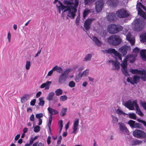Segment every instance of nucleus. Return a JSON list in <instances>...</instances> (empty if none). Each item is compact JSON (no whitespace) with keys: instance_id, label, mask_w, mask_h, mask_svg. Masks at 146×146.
<instances>
[{"instance_id":"nucleus-12","label":"nucleus","mask_w":146,"mask_h":146,"mask_svg":"<svg viewBox=\"0 0 146 146\" xmlns=\"http://www.w3.org/2000/svg\"><path fill=\"white\" fill-rule=\"evenodd\" d=\"M104 2L103 0H99L95 3V9L98 13L100 12L103 7Z\"/></svg>"},{"instance_id":"nucleus-36","label":"nucleus","mask_w":146,"mask_h":146,"mask_svg":"<svg viewBox=\"0 0 146 146\" xmlns=\"http://www.w3.org/2000/svg\"><path fill=\"white\" fill-rule=\"evenodd\" d=\"M43 99V97H40L39 98V100L40 102L38 103V104L39 106H43L44 105V100H42Z\"/></svg>"},{"instance_id":"nucleus-33","label":"nucleus","mask_w":146,"mask_h":146,"mask_svg":"<svg viewBox=\"0 0 146 146\" xmlns=\"http://www.w3.org/2000/svg\"><path fill=\"white\" fill-rule=\"evenodd\" d=\"M129 117L130 118L136 120V115L133 113H129L128 114Z\"/></svg>"},{"instance_id":"nucleus-21","label":"nucleus","mask_w":146,"mask_h":146,"mask_svg":"<svg viewBox=\"0 0 146 146\" xmlns=\"http://www.w3.org/2000/svg\"><path fill=\"white\" fill-rule=\"evenodd\" d=\"M47 110L49 113L52 115L57 114L58 113V111L56 110L55 109H53L50 107H48V108Z\"/></svg>"},{"instance_id":"nucleus-15","label":"nucleus","mask_w":146,"mask_h":146,"mask_svg":"<svg viewBox=\"0 0 146 146\" xmlns=\"http://www.w3.org/2000/svg\"><path fill=\"white\" fill-rule=\"evenodd\" d=\"M107 3L111 7H116L118 4L119 2L117 0H108Z\"/></svg>"},{"instance_id":"nucleus-10","label":"nucleus","mask_w":146,"mask_h":146,"mask_svg":"<svg viewBox=\"0 0 146 146\" xmlns=\"http://www.w3.org/2000/svg\"><path fill=\"white\" fill-rule=\"evenodd\" d=\"M116 14L118 17L121 18H126L129 15L127 11L123 9H121L117 11Z\"/></svg>"},{"instance_id":"nucleus-19","label":"nucleus","mask_w":146,"mask_h":146,"mask_svg":"<svg viewBox=\"0 0 146 146\" xmlns=\"http://www.w3.org/2000/svg\"><path fill=\"white\" fill-rule=\"evenodd\" d=\"M146 49H143L140 52L141 57L143 60L146 61V55L145 54Z\"/></svg>"},{"instance_id":"nucleus-8","label":"nucleus","mask_w":146,"mask_h":146,"mask_svg":"<svg viewBox=\"0 0 146 146\" xmlns=\"http://www.w3.org/2000/svg\"><path fill=\"white\" fill-rule=\"evenodd\" d=\"M141 77L137 75H135L133 76V77L127 78V81L132 85L137 84L139 81Z\"/></svg>"},{"instance_id":"nucleus-31","label":"nucleus","mask_w":146,"mask_h":146,"mask_svg":"<svg viewBox=\"0 0 146 146\" xmlns=\"http://www.w3.org/2000/svg\"><path fill=\"white\" fill-rule=\"evenodd\" d=\"M121 71L122 73L125 76H129L128 73L127 68H122Z\"/></svg>"},{"instance_id":"nucleus-34","label":"nucleus","mask_w":146,"mask_h":146,"mask_svg":"<svg viewBox=\"0 0 146 146\" xmlns=\"http://www.w3.org/2000/svg\"><path fill=\"white\" fill-rule=\"evenodd\" d=\"M136 122L135 121L132 120H130L128 122V124L132 128H134V126L135 125Z\"/></svg>"},{"instance_id":"nucleus-32","label":"nucleus","mask_w":146,"mask_h":146,"mask_svg":"<svg viewBox=\"0 0 146 146\" xmlns=\"http://www.w3.org/2000/svg\"><path fill=\"white\" fill-rule=\"evenodd\" d=\"M113 64L115 66L114 70H118L119 68V63L118 62L113 61Z\"/></svg>"},{"instance_id":"nucleus-26","label":"nucleus","mask_w":146,"mask_h":146,"mask_svg":"<svg viewBox=\"0 0 146 146\" xmlns=\"http://www.w3.org/2000/svg\"><path fill=\"white\" fill-rule=\"evenodd\" d=\"M142 143V141L140 140L136 139L133 140L132 143V145H139Z\"/></svg>"},{"instance_id":"nucleus-1","label":"nucleus","mask_w":146,"mask_h":146,"mask_svg":"<svg viewBox=\"0 0 146 146\" xmlns=\"http://www.w3.org/2000/svg\"><path fill=\"white\" fill-rule=\"evenodd\" d=\"M61 8V10L63 11V13L68 11L69 17L71 19H74L76 15L75 13L77 10L74 8L72 5H70L65 6L63 4L61 6H60Z\"/></svg>"},{"instance_id":"nucleus-50","label":"nucleus","mask_w":146,"mask_h":146,"mask_svg":"<svg viewBox=\"0 0 146 146\" xmlns=\"http://www.w3.org/2000/svg\"><path fill=\"white\" fill-rule=\"evenodd\" d=\"M112 117L113 118L112 120V123H117L118 121V120L117 117H115L114 116H112Z\"/></svg>"},{"instance_id":"nucleus-52","label":"nucleus","mask_w":146,"mask_h":146,"mask_svg":"<svg viewBox=\"0 0 146 146\" xmlns=\"http://www.w3.org/2000/svg\"><path fill=\"white\" fill-rule=\"evenodd\" d=\"M80 19V15H78V16H77V17L76 18V23L77 25H79V21Z\"/></svg>"},{"instance_id":"nucleus-63","label":"nucleus","mask_w":146,"mask_h":146,"mask_svg":"<svg viewBox=\"0 0 146 146\" xmlns=\"http://www.w3.org/2000/svg\"><path fill=\"white\" fill-rule=\"evenodd\" d=\"M80 78V76L77 74L75 77V80L76 82H78L79 81Z\"/></svg>"},{"instance_id":"nucleus-54","label":"nucleus","mask_w":146,"mask_h":146,"mask_svg":"<svg viewBox=\"0 0 146 146\" xmlns=\"http://www.w3.org/2000/svg\"><path fill=\"white\" fill-rule=\"evenodd\" d=\"M60 98L61 100L64 101L67 100V97L66 96L64 95L61 96Z\"/></svg>"},{"instance_id":"nucleus-6","label":"nucleus","mask_w":146,"mask_h":146,"mask_svg":"<svg viewBox=\"0 0 146 146\" xmlns=\"http://www.w3.org/2000/svg\"><path fill=\"white\" fill-rule=\"evenodd\" d=\"M70 70L71 69L68 68L66 69L64 72L61 73L58 78V82L62 84L66 80Z\"/></svg>"},{"instance_id":"nucleus-3","label":"nucleus","mask_w":146,"mask_h":146,"mask_svg":"<svg viewBox=\"0 0 146 146\" xmlns=\"http://www.w3.org/2000/svg\"><path fill=\"white\" fill-rule=\"evenodd\" d=\"M122 27L118 25L112 24L109 25L107 27L108 32L110 34H113L117 33L122 30Z\"/></svg>"},{"instance_id":"nucleus-49","label":"nucleus","mask_w":146,"mask_h":146,"mask_svg":"<svg viewBox=\"0 0 146 146\" xmlns=\"http://www.w3.org/2000/svg\"><path fill=\"white\" fill-rule=\"evenodd\" d=\"M137 120L139 122H140L142 123L146 127V121L144 120H143L141 119H137Z\"/></svg>"},{"instance_id":"nucleus-38","label":"nucleus","mask_w":146,"mask_h":146,"mask_svg":"<svg viewBox=\"0 0 146 146\" xmlns=\"http://www.w3.org/2000/svg\"><path fill=\"white\" fill-rule=\"evenodd\" d=\"M94 1V0H84L85 5H90Z\"/></svg>"},{"instance_id":"nucleus-37","label":"nucleus","mask_w":146,"mask_h":146,"mask_svg":"<svg viewBox=\"0 0 146 146\" xmlns=\"http://www.w3.org/2000/svg\"><path fill=\"white\" fill-rule=\"evenodd\" d=\"M92 57V55L91 54H88L85 57L84 60L86 61H88L91 60V59Z\"/></svg>"},{"instance_id":"nucleus-62","label":"nucleus","mask_w":146,"mask_h":146,"mask_svg":"<svg viewBox=\"0 0 146 146\" xmlns=\"http://www.w3.org/2000/svg\"><path fill=\"white\" fill-rule=\"evenodd\" d=\"M59 127H62L63 125V121L62 120H60L59 122Z\"/></svg>"},{"instance_id":"nucleus-5","label":"nucleus","mask_w":146,"mask_h":146,"mask_svg":"<svg viewBox=\"0 0 146 146\" xmlns=\"http://www.w3.org/2000/svg\"><path fill=\"white\" fill-rule=\"evenodd\" d=\"M129 71L133 74L141 75V80L143 81H146V70L144 69L140 70L137 69H133L131 68L129 69Z\"/></svg>"},{"instance_id":"nucleus-39","label":"nucleus","mask_w":146,"mask_h":146,"mask_svg":"<svg viewBox=\"0 0 146 146\" xmlns=\"http://www.w3.org/2000/svg\"><path fill=\"white\" fill-rule=\"evenodd\" d=\"M140 105L146 110V102L141 100L140 101Z\"/></svg>"},{"instance_id":"nucleus-35","label":"nucleus","mask_w":146,"mask_h":146,"mask_svg":"<svg viewBox=\"0 0 146 146\" xmlns=\"http://www.w3.org/2000/svg\"><path fill=\"white\" fill-rule=\"evenodd\" d=\"M55 92L56 93V95L58 96L62 94L63 91L61 89L59 88L56 90L55 91Z\"/></svg>"},{"instance_id":"nucleus-56","label":"nucleus","mask_w":146,"mask_h":146,"mask_svg":"<svg viewBox=\"0 0 146 146\" xmlns=\"http://www.w3.org/2000/svg\"><path fill=\"white\" fill-rule=\"evenodd\" d=\"M73 131L72 133H74L75 134H76L77 130L78 129V127L73 126Z\"/></svg>"},{"instance_id":"nucleus-53","label":"nucleus","mask_w":146,"mask_h":146,"mask_svg":"<svg viewBox=\"0 0 146 146\" xmlns=\"http://www.w3.org/2000/svg\"><path fill=\"white\" fill-rule=\"evenodd\" d=\"M64 4H66L68 6H69H69L72 5V3L69 1L64 0Z\"/></svg>"},{"instance_id":"nucleus-30","label":"nucleus","mask_w":146,"mask_h":146,"mask_svg":"<svg viewBox=\"0 0 146 146\" xmlns=\"http://www.w3.org/2000/svg\"><path fill=\"white\" fill-rule=\"evenodd\" d=\"M141 41L143 42H146V33L143 34L140 36Z\"/></svg>"},{"instance_id":"nucleus-16","label":"nucleus","mask_w":146,"mask_h":146,"mask_svg":"<svg viewBox=\"0 0 146 146\" xmlns=\"http://www.w3.org/2000/svg\"><path fill=\"white\" fill-rule=\"evenodd\" d=\"M116 18V15L114 13H109L107 17V19L109 22L114 21Z\"/></svg>"},{"instance_id":"nucleus-29","label":"nucleus","mask_w":146,"mask_h":146,"mask_svg":"<svg viewBox=\"0 0 146 146\" xmlns=\"http://www.w3.org/2000/svg\"><path fill=\"white\" fill-rule=\"evenodd\" d=\"M67 108H62L61 110L60 115L62 117H63L66 115V112L67 111Z\"/></svg>"},{"instance_id":"nucleus-28","label":"nucleus","mask_w":146,"mask_h":146,"mask_svg":"<svg viewBox=\"0 0 146 146\" xmlns=\"http://www.w3.org/2000/svg\"><path fill=\"white\" fill-rule=\"evenodd\" d=\"M29 95H24L22 98H21V102L22 103H24L25 101L28 100L29 98Z\"/></svg>"},{"instance_id":"nucleus-61","label":"nucleus","mask_w":146,"mask_h":146,"mask_svg":"<svg viewBox=\"0 0 146 146\" xmlns=\"http://www.w3.org/2000/svg\"><path fill=\"white\" fill-rule=\"evenodd\" d=\"M139 50V49L137 47H136L133 50V52L135 53H138Z\"/></svg>"},{"instance_id":"nucleus-13","label":"nucleus","mask_w":146,"mask_h":146,"mask_svg":"<svg viewBox=\"0 0 146 146\" xmlns=\"http://www.w3.org/2000/svg\"><path fill=\"white\" fill-rule=\"evenodd\" d=\"M95 20V19L93 18H88L84 22V27L86 30L88 31L90 29L92 21Z\"/></svg>"},{"instance_id":"nucleus-17","label":"nucleus","mask_w":146,"mask_h":146,"mask_svg":"<svg viewBox=\"0 0 146 146\" xmlns=\"http://www.w3.org/2000/svg\"><path fill=\"white\" fill-rule=\"evenodd\" d=\"M130 55H127L124 59L123 60L121 63V66L122 67V68H127V60L128 59V57H130L131 56Z\"/></svg>"},{"instance_id":"nucleus-25","label":"nucleus","mask_w":146,"mask_h":146,"mask_svg":"<svg viewBox=\"0 0 146 146\" xmlns=\"http://www.w3.org/2000/svg\"><path fill=\"white\" fill-rule=\"evenodd\" d=\"M132 102L130 100H129L126 102L125 104V106L129 110H131V108Z\"/></svg>"},{"instance_id":"nucleus-60","label":"nucleus","mask_w":146,"mask_h":146,"mask_svg":"<svg viewBox=\"0 0 146 146\" xmlns=\"http://www.w3.org/2000/svg\"><path fill=\"white\" fill-rule=\"evenodd\" d=\"M137 111H138V114L141 116H143L144 115L143 113L140 109H139Z\"/></svg>"},{"instance_id":"nucleus-59","label":"nucleus","mask_w":146,"mask_h":146,"mask_svg":"<svg viewBox=\"0 0 146 146\" xmlns=\"http://www.w3.org/2000/svg\"><path fill=\"white\" fill-rule=\"evenodd\" d=\"M36 100L35 99H34L33 100L31 101L30 102L31 105L33 106H34L36 103Z\"/></svg>"},{"instance_id":"nucleus-40","label":"nucleus","mask_w":146,"mask_h":146,"mask_svg":"<svg viewBox=\"0 0 146 146\" xmlns=\"http://www.w3.org/2000/svg\"><path fill=\"white\" fill-rule=\"evenodd\" d=\"M143 6L142 3L141 2H138L136 5V8L138 9V13H139V11L140 10V9H141L140 7Z\"/></svg>"},{"instance_id":"nucleus-44","label":"nucleus","mask_w":146,"mask_h":146,"mask_svg":"<svg viewBox=\"0 0 146 146\" xmlns=\"http://www.w3.org/2000/svg\"><path fill=\"white\" fill-rule=\"evenodd\" d=\"M78 1L79 0H75L74 1V3H73V2L72 1V5L73 6L74 8H76V7H77L78 4Z\"/></svg>"},{"instance_id":"nucleus-51","label":"nucleus","mask_w":146,"mask_h":146,"mask_svg":"<svg viewBox=\"0 0 146 146\" xmlns=\"http://www.w3.org/2000/svg\"><path fill=\"white\" fill-rule=\"evenodd\" d=\"M136 104H137L136 100H134L132 102L131 108L130 109L131 110H133L134 109L133 106H135Z\"/></svg>"},{"instance_id":"nucleus-2","label":"nucleus","mask_w":146,"mask_h":146,"mask_svg":"<svg viewBox=\"0 0 146 146\" xmlns=\"http://www.w3.org/2000/svg\"><path fill=\"white\" fill-rule=\"evenodd\" d=\"M122 42V40L119 36L116 35H113L110 36L108 39L109 44L112 46H117L119 45Z\"/></svg>"},{"instance_id":"nucleus-42","label":"nucleus","mask_w":146,"mask_h":146,"mask_svg":"<svg viewBox=\"0 0 146 146\" xmlns=\"http://www.w3.org/2000/svg\"><path fill=\"white\" fill-rule=\"evenodd\" d=\"M134 128H139L140 129H142L143 127L142 125L139 123H135V125L134 126Z\"/></svg>"},{"instance_id":"nucleus-14","label":"nucleus","mask_w":146,"mask_h":146,"mask_svg":"<svg viewBox=\"0 0 146 146\" xmlns=\"http://www.w3.org/2000/svg\"><path fill=\"white\" fill-rule=\"evenodd\" d=\"M118 124L119 125V130L121 131L123 133L125 134L127 133L129 131L127 129L125 124L122 123H119Z\"/></svg>"},{"instance_id":"nucleus-43","label":"nucleus","mask_w":146,"mask_h":146,"mask_svg":"<svg viewBox=\"0 0 146 146\" xmlns=\"http://www.w3.org/2000/svg\"><path fill=\"white\" fill-rule=\"evenodd\" d=\"M79 119L76 118L74 121L73 124V126L78 127L79 126Z\"/></svg>"},{"instance_id":"nucleus-23","label":"nucleus","mask_w":146,"mask_h":146,"mask_svg":"<svg viewBox=\"0 0 146 146\" xmlns=\"http://www.w3.org/2000/svg\"><path fill=\"white\" fill-rule=\"evenodd\" d=\"M131 55L130 57H128V59H129L130 62L131 63H133L136 59V56H135L133 54H128L127 55Z\"/></svg>"},{"instance_id":"nucleus-55","label":"nucleus","mask_w":146,"mask_h":146,"mask_svg":"<svg viewBox=\"0 0 146 146\" xmlns=\"http://www.w3.org/2000/svg\"><path fill=\"white\" fill-rule=\"evenodd\" d=\"M43 116V114L42 113H40L38 114H37L36 115V118L38 119H40V118L42 117Z\"/></svg>"},{"instance_id":"nucleus-22","label":"nucleus","mask_w":146,"mask_h":146,"mask_svg":"<svg viewBox=\"0 0 146 146\" xmlns=\"http://www.w3.org/2000/svg\"><path fill=\"white\" fill-rule=\"evenodd\" d=\"M53 70L54 71H56L59 73H61L63 72V69L60 66H58L56 65L53 68Z\"/></svg>"},{"instance_id":"nucleus-7","label":"nucleus","mask_w":146,"mask_h":146,"mask_svg":"<svg viewBox=\"0 0 146 146\" xmlns=\"http://www.w3.org/2000/svg\"><path fill=\"white\" fill-rule=\"evenodd\" d=\"M133 135L134 137L139 139H143L146 137V133L144 131L138 129L133 131Z\"/></svg>"},{"instance_id":"nucleus-57","label":"nucleus","mask_w":146,"mask_h":146,"mask_svg":"<svg viewBox=\"0 0 146 146\" xmlns=\"http://www.w3.org/2000/svg\"><path fill=\"white\" fill-rule=\"evenodd\" d=\"M88 70L87 69H86L84 71L82 72V73L84 76H86L88 75Z\"/></svg>"},{"instance_id":"nucleus-11","label":"nucleus","mask_w":146,"mask_h":146,"mask_svg":"<svg viewBox=\"0 0 146 146\" xmlns=\"http://www.w3.org/2000/svg\"><path fill=\"white\" fill-rule=\"evenodd\" d=\"M105 53H113L115 57L118 58L121 61H122V58L121 54L117 52L114 48H110L107 50H106Z\"/></svg>"},{"instance_id":"nucleus-24","label":"nucleus","mask_w":146,"mask_h":146,"mask_svg":"<svg viewBox=\"0 0 146 146\" xmlns=\"http://www.w3.org/2000/svg\"><path fill=\"white\" fill-rule=\"evenodd\" d=\"M93 40L98 46H100L101 44V41L98 39V38L95 36L92 37Z\"/></svg>"},{"instance_id":"nucleus-27","label":"nucleus","mask_w":146,"mask_h":146,"mask_svg":"<svg viewBox=\"0 0 146 146\" xmlns=\"http://www.w3.org/2000/svg\"><path fill=\"white\" fill-rule=\"evenodd\" d=\"M54 94H55L54 92L50 93L46 98V99L48 101L52 100L53 96Z\"/></svg>"},{"instance_id":"nucleus-64","label":"nucleus","mask_w":146,"mask_h":146,"mask_svg":"<svg viewBox=\"0 0 146 146\" xmlns=\"http://www.w3.org/2000/svg\"><path fill=\"white\" fill-rule=\"evenodd\" d=\"M54 71V70H53V69L49 71L47 74V76H50L52 74L53 72Z\"/></svg>"},{"instance_id":"nucleus-18","label":"nucleus","mask_w":146,"mask_h":146,"mask_svg":"<svg viewBox=\"0 0 146 146\" xmlns=\"http://www.w3.org/2000/svg\"><path fill=\"white\" fill-rule=\"evenodd\" d=\"M126 38L127 40L129 41L132 45H133L135 43V41L134 39L131 37V34L128 33L126 36Z\"/></svg>"},{"instance_id":"nucleus-20","label":"nucleus","mask_w":146,"mask_h":146,"mask_svg":"<svg viewBox=\"0 0 146 146\" xmlns=\"http://www.w3.org/2000/svg\"><path fill=\"white\" fill-rule=\"evenodd\" d=\"M93 12L92 10H89L88 9H85L83 12V17L84 19H85L88 15Z\"/></svg>"},{"instance_id":"nucleus-46","label":"nucleus","mask_w":146,"mask_h":146,"mask_svg":"<svg viewBox=\"0 0 146 146\" xmlns=\"http://www.w3.org/2000/svg\"><path fill=\"white\" fill-rule=\"evenodd\" d=\"M76 85L75 82L73 81L70 82L69 83L68 86L71 88H73L75 87Z\"/></svg>"},{"instance_id":"nucleus-4","label":"nucleus","mask_w":146,"mask_h":146,"mask_svg":"<svg viewBox=\"0 0 146 146\" xmlns=\"http://www.w3.org/2000/svg\"><path fill=\"white\" fill-rule=\"evenodd\" d=\"M135 22L134 29L136 31H141L145 25V22L142 18L136 19L134 21Z\"/></svg>"},{"instance_id":"nucleus-41","label":"nucleus","mask_w":146,"mask_h":146,"mask_svg":"<svg viewBox=\"0 0 146 146\" xmlns=\"http://www.w3.org/2000/svg\"><path fill=\"white\" fill-rule=\"evenodd\" d=\"M51 83V81H48L45 83L46 85V87L45 88V90H48L49 89Z\"/></svg>"},{"instance_id":"nucleus-45","label":"nucleus","mask_w":146,"mask_h":146,"mask_svg":"<svg viewBox=\"0 0 146 146\" xmlns=\"http://www.w3.org/2000/svg\"><path fill=\"white\" fill-rule=\"evenodd\" d=\"M116 112L119 115L123 114L124 115H127V114L124 112L123 111L119 109H118L117 110Z\"/></svg>"},{"instance_id":"nucleus-58","label":"nucleus","mask_w":146,"mask_h":146,"mask_svg":"<svg viewBox=\"0 0 146 146\" xmlns=\"http://www.w3.org/2000/svg\"><path fill=\"white\" fill-rule=\"evenodd\" d=\"M88 78L89 80V81H91L90 82V84H92L93 83L94 78L90 76H88Z\"/></svg>"},{"instance_id":"nucleus-47","label":"nucleus","mask_w":146,"mask_h":146,"mask_svg":"<svg viewBox=\"0 0 146 146\" xmlns=\"http://www.w3.org/2000/svg\"><path fill=\"white\" fill-rule=\"evenodd\" d=\"M40 127L38 125L36 126L34 128V131L35 132H38L40 131Z\"/></svg>"},{"instance_id":"nucleus-9","label":"nucleus","mask_w":146,"mask_h":146,"mask_svg":"<svg viewBox=\"0 0 146 146\" xmlns=\"http://www.w3.org/2000/svg\"><path fill=\"white\" fill-rule=\"evenodd\" d=\"M131 50L130 47L127 45H125L119 48L118 51L123 56L126 55L127 52H130Z\"/></svg>"},{"instance_id":"nucleus-48","label":"nucleus","mask_w":146,"mask_h":146,"mask_svg":"<svg viewBox=\"0 0 146 146\" xmlns=\"http://www.w3.org/2000/svg\"><path fill=\"white\" fill-rule=\"evenodd\" d=\"M31 66V63L30 61H27L25 65V68L27 70H28L29 69Z\"/></svg>"}]
</instances>
